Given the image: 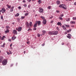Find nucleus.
<instances>
[{"label": "nucleus", "mask_w": 76, "mask_h": 76, "mask_svg": "<svg viewBox=\"0 0 76 76\" xmlns=\"http://www.w3.org/2000/svg\"><path fill=\"white\" fill-rule=\"evenodd\" d=\"M58 34V31H50L49 32V35H57Z\"/></svg>", "instance_id": "1"}, {"label": "nucleus", "mask_w": 76, "mask_h": 76, "mask_svg": "<svg viewBox=\"0 0 76 76\" xmlns=\"http://www.w3.org/2000/svg\"><path fill=\"white\" fill-rule=\"evenodd\" d=\"M59 7H61L62 9H67V7H66V6L65 5H63V4H60L59 6Z\"/></svg>", "instance_id": "2"}, {"label": "nucleus", "mask_w": 76, "mask_h": 76, "mask_svg": "<svg viewBox=\"0 0 76 76\" xmlns=\"http://www.w3.org/2000/svg\"><path fill=\"white\" fill-rule=\"evenodd\" d=\"M2 64L4 66L7 64V60H3V61H2Z\"/></svg>", "instance_id": "3"}, {"label": "nucleus", "mask_w": 76, "mask_h": 76, "mask_svg": "<svg viewBox=\"0 0 76 76\" xmlns=\"http://www.w3.org/2000/svg\"><path fill=\"white\" fill-rule=\"evenodd\" d=\"M16 30H18V32H20L22 30V27H19L18 28H16Z\"/></svg>", "instance_id": "4"}, {"label": "nucleus", "mask_w": 76, "mask_h": 76, "mask_svg": "<svg viewBox=\"0 0 76 76\" xmlns=\"http://www.w3.org/2000/svg\"><path fill=\"white\" fill-rule=\"evenodd\" d=\"M13 32L14 34H16V35L18 34V32H17V31L15 30H13Z\"/></svg>", "instance_id": "5"}, {"label": "nucleus", "mask_w": 76, "mask_h": 76, "mask_svg": "<svg viewBox=\"0 0 76 76\" xmlns=\"http://www.w3.org/2000/svg\"><path fill=\"white\" fill-rule=\"evenodd\" d=\"M68 36H66L67 38L69 39H70L71 38V37H72V35H71L70 34H68Z\"/></svg>", "instance_id": "6"}, {"label": "nucleus", "mask_w": 76, "mask_h": 76, "mask_svg": "<svg viewBox=\"0 0 76 76\" xmlns=\"http://www.w3.org/2000/svg\"><path fill=\"white\" fill-rule=\"evenodd\" d=\"M43 22H42L43 24V25H45L46 24V23H47V20H45V19H44L43 20Z\"/></svg>", "instance_id": "7"}, {"label": "nucleus", "mask_w": 76, "mask_h": 76, "mask_svg": "<svg viewBox=\"0 0 76 76\" xmlns=\"http://www.w3.org/2000/svg\"><path fill=\"white\" fill-rule=\"evenodd\" d=\"M1 12L2 13H4L5 12H6V10L5 9V8H3L2 9V10H1Z\"/></svg>", "instance_id": "8"}, {"label": "nucleus", "mask_w": 76, "mask_h": 76, "mask_svg": "<svg viewBox=\"0 0 76 76\" xmlns=\"http://www.w3.org/2000/svg\"><path fill=\"white\" fill-rule=\"evenodd\" d=\"M3 60V57L0 56V62L1 63L2 61Z\"/></svg>", "instance_id": "9"}, {"label": "nucleus", "mask_w": 76, "mask_h": 76, "mask_svg": "<svg viewBox=\"0 0 76 76\" xmlns=\"http://www.w3.org/2000/svg\"><path fill=\"white\" fill-rule=\"evenodd\" d=\"M43 9L42 8H40L39 11L40 13H42L43 12Z\"/></svg>", "instance_id": "10"}, {"label": "nucleus", "mask_w": 76, "mask_h": 76, "mask_svg": "<svg viewBox=\"0 0 76 76\" xmlns=\"http://www.w3.org/2000/svg\"><path fill=\"white\" fill-rule=\"evenodd\" d=\"M36 23H37H37H38V26H39V25H41V21H37V22H36Z\"/></svg>", "instance_id": "11"}, {"label": "nucleus", "mask_w": 76, "mask_h": 76, "mask_svg": "<svg viewBox=\"0 0 76 76\" xmlns=\"http://www.w3.org/2000/svg\"><path fill=\"white\" fill-rule=\"evenodd\" d=\"M9 29L7 28V30L5 31H4V33L5 34H7V33H9Z\"/></svg>", "instance_id": "12"}, {"label": "nucleus", "mask_w": 76, "mask_h": 76, "mask_svg": "<svg viewBox=\"0 0 76 76\" xmlns=\"http://www.w3.org/2000/svg\"><path fill=\"white\" fill-rule=\"evenodd\" d=\"M13 9H14V7L13 6L12 7V8H11L10 11L11 12H12L13 11Z\"/></svg>", "instance_id": "13"}, {"label": "nucleus", "mask_w": 76, "mask_h": 76, "mask_svg": "<svg viewBox=\"0 0 76 76\" xmlns=\"http://www.w3.org/2000/svg\"><path fill=\"white\" fill-rule=\"evenodd\" d=\"M16 38V37H15V35L13 36V37H12V40H15Z\"/></svg>", "instance_id": "14"}, {"label": "nucleus", "mask_w": 76, "mask_h": 76, "mask_svg": "<svg viewBox=\"0 0 76 76\" xmlns=\"http://www.w3.org/2000/svg\"><path fill=\"white\" fill-rule=\"evenodd\" d=\"M26 26H27V28H29V23H28V22H26Z\"/></svg>", "instance_id": "15"}, {"label": "nucleus", "mask_w": 76, "mask_h": 76, "mask_svg": "<svg viewBox=\"0 0 76 76\" xmlns=\"http://www.w3.org/2000/svg\"><path fill=\"white\" fill-rule=\"evenodd\" d=\"M45 34H46V31H42V35H44Z\"/></svg>", "instance_id": "16"}, {"label": "nucleus", "mask_w": 76, "mask_h": 76, "mask_svg": "<svg viewBox=\"0 0 76 76\" xmlns=\"http://www.w3.org/2000/svg\"><path fill=\"white\" fill-rule=\"evenodd\" d=\"M70 23L71 24H75V21H71Z\"/></svg>", "instance_id": "17"}, {"label": "nucleus", "mask_w": 76, "mask_h": 76, "mask_svg": "<svg viewBox=\"0 0 76 76\" xmlns=\"http://www.w3.org/2000/svg\"><path fill=\"white\" fill-rule=\"evenodd\" d=\"M56 3L57 4H60V1H56Z\"/></svg>", "instance_id": "18"}, {"label": "nucleus", "mask_w": 76, "mask_h": 76, "mask_svg": "<svg viewBox=\"0 0 76 76\" xmlns=\"http://www.w3.org/2000/svg\"><path fill=\"white\" fill-rule=\"evenodd\" d=\"M37 26V24L35 23V24L34 25V27L36 28Z\"/></svg>", "instance_id": "19"}, {"label": "nucleus", "mask_w": 76, "mask_h": 76, "mask_svg": "<svg viewBox=\"0 0 76 76\" xmlns=\"http://www.w3.org/2000/svg\"><path fill=\"white\" fill-rule=\"evenodd\" d=\"M38 2L39 3V4H41V3H42V2H41V1L40 0H38Z\"/></svg>", "instance_id": "20"}, {"label": "nucleus", "mask_w": 76, "mask_h": 76, "mask_svg": "<svg viewBox=\"0 0 76 76\" xmlns=\"http://www.w3.org/2000/svg\"><path fill=\"white\" fill-rule=\"evenodd\" d=\"M32 22H30L29 23V26H32Z\"/></svg>", "instance_id": "21"}, {"label": "nucleus", "mask_w": 76, "mask_h": 76, "mask_svg": "<svg viewBox=\"0 0 76 76\" xmlns=\"http://www.w3.org/2000/svg\"><path fill=\"white\" fill-rule=\"evenodd\" d=\"M57 25H61V22H58L57 23Z\"/></svg>", "instance_id": "22"}, {"label": "nucleus", "mask_w": 76, "mask_h": 76, "mask_svg": "<svg viewBox=\"0 0 76 76\" xmlns=\"http://www.w3.org/2000/svg\"><path fill=\"white\" fill-rule=\"evenodd\" d=\"M28 14H29V13H25V16H27V15H28Z\"/></svg>", "instance_id": "23"}, {"label": "nucleus", "mask_w": 76, "mask_h": 76, "mask_svg": "<svg viewBox=\"0 0 76 76\" xmlns=\"http://www.w3.org/2000/svg\"><path fill=\"white\" fill-rule=\"evenodd\" d=\"M6 45V43H4L3 45H2V47H4V46Z\"/></svg>", "instance_id": "24"}, {"label": "nucleus", "mask_w": 76, "mask_h": 76, "mask_svg": "<svg viewBox=\"0 0 76 76\" xmlns=\"http://www.w3.org/2000/svg\"><path fill=\"white\" fill-rule=\"evenodd\" d=\"M19 16V13H17L16 15H15V16Z\"/></svg>", "instance_id": "25"}, {"label": "nucleus", "mask_w": 76, "mask_h": 76, "mask_svg": "<svg viewBox=\"0 0 76 76\" xmlns=\"http://www.w3.org/2000/svg\"><path fill=\"white\" fill-rule=\"evenodd\" d=\"M51 6H49L48 7V9H51Z\"/></svg>", "instance_id": "26"}, {"label": "nucleus", "mask_w": 76, "mask_h": 76, "mask_svg": "<svg viewBox=\"0 0 76 76\" xmlns=\"http://www.w3.org/2000/svg\"><path fill=\"white\" fill-rule=\"evenodd\" d=\"M59 19H60V20H63V18L61 17H60L59 18Z\"/></svg>", "instance_id": "27"}, {"label": "nucleus", "mask_w": 76, "mask_h": 76, "mask_svg": "<svg viewBox=\"0 0 76 76\" xmlns=\"http://www.w3.org/2000/svg\"><path fill=\"white\" fill-rule=\"evenodd\" d=\"M41 18L42 19H45V18L44 17L42 16L41 17Z\"/></svg>", "instance_id": "28"}, {"label": "nucleus", "mask_w": 76, "mask_h": 76, "mask_svg": "<svg viewBox=\"0 0 76 76\" xmlns=\"http://www.w3.org/2000/svg\"><path fill=\"white\" fill-rule=\"evenodd\" d=\"M1 40H4V39L3 38V37H1L0 38Z\"/></svg>", "instance_id": "29"}, {"label": "nucleus", "mask_w": 76, "mask_h": 76, "mask_svg": "<svg viewBox=\"0 0 76 76\" xmlns=\"http://www.w3.org/2000/svg\"><path fill=\"white\" fill-rule=\"evenodd\" d=\"M34 28L33 29V30L34 31H36L37 30V28H36V27H34Z\"/></svg>", "instance_id": "30"}, {"label": "nucleus", "mask_w": 76, "mask_h": 76, "mask_svg": "<svg viewBox=\"0 0 76 76\" xmlns=\"http://www.w3.org/2000/svg\"><path fill=\"white\" fill-rule=\"evenodd\" d=\"M56 29L57 30H58V31H60V29H59V28L58 27H56Z\"/></svg>", "instance_id": "31"}, {"label": "nucleus", "mask_w": 76, "mask_h": 76, "mask_svg": "<svg viewBox=\"0 0 76 76\" xmlns=\"http://www.w3.org/2000/svg\"><path fill=\"white\" fill-rule=\"evenodd\" d=\"M17 20L18 22H19V21H20V18H17Z\"/></svg>", "instance_id": "32"}, {"label": "nucleus", "mask_w": 76, "mask_h": 76, "mask_svg": "<svg viewBox=\"0 0 76 76\" xmlns=\"http://www.w3.org/2000/svg\"><path fill=\"white\" fill-rule=\"evenodd\" d=\"M70 18H68V19L67 20H66V21H70Z\"/></svg>", "instance_id": "33"}, {"label": "nucleus", "mask_w": 76, "mask_h": 76, "mask_svg": "<svg viewBox=\"0 0 76 76\" xmlns=\"http://www.w3.org/2000/svg\"><path fill=\"white\" fill-rule=\"evenodd\" d=\"M25 18V16L23 17V16H21V18L22 19H24V18Z\"/></svg>", "instance_id": "34"}, {"label": "nucleus", "mask_w": 76, "mask_h": 76, "mask_svg": "<svg viewBox=\"0 0 76 76\" xmlns=\"http://www.w3.org/2000/svg\"><path fill=\"white\" fill-rule=\"evenodd\" d=\"M6 28H7V29H9V26H7L6 27Z\"/></svg>", "instance_id": "35"}, {"label": "nucleus", "mask_w": 76, "mask_h": 76, "mask_svg": "<svg viewBox=\"0 0 76 76\" xmlns=\"http://www.w3.org/2000/svg\"><path fill=\"white\" fill-rule=\"evenodd\" d=\"M37 37H40V34H37Z\"/></svg>", "instance_id": "36"}, {"label": "nucleus", "mask_w": 76, "mask_h": 76, "mask_svg": "<svg viewBox=\"0 0 76 76\" xmlns=\"http://www.w3.org/2000/svg\"><path fill=\"white\" fill-rule=\"evenodd\" d=\"M54 22V21L52 20L50 22V23H53Z\"/></svg>", "instance_id": "37"}, {"label": "nucleus", "mask_w": 76, "mask_h": 76, "mask_svg": "<svg viewBox=\"0 0 76 76\" xmlns=\"http://www.w3.org/2000/svg\"><path fill=\"white\" fill-rule=\"evenodd\" d=\"M32 31V29L29 28L28 30V31Z\"/></svg>", "instance_id": "38"}, {"label": "nucleus", "mask_w": 76, "mask_h": 76, "mask_svg": "<svg viewBox=\"0 0 76 76\" xmlns=\"http://www.w3.org/2000/svg\"><path fill=\"white\" fill-rule=\"evenodd\" d=\"M64 16V15L63 14H61L60 15L61 17H63Z\"/></svg>", "instance_id": "39"}, {"label": "nucleus", "mask_w": 76, "mask_h": 76, "mask_svg": "<svg viewBox=\"0 0 76 76\" xmlns=\"http://www.w3.org/2000/svg\"><path fill=\"white\" fill-rule=\"evenodd\" d=\"M1 19H3V16H1Z\"/></svg>", "instance_id": "40"}, {"label": "nucleus", "mask_w": 76, "mask_h": 76, "mask_svg": "<svg viewBox=\"0 0 76 76\" xmlns=\"http://www.w3.org/2000/svg\"><path fill=\"white\" fill-rule=\"evenodd\" d=\"M10 7H11V6H9L8 7V9H10Z\"/></svg>", "instance_id": "41"}, {"label": "nucleus", "mask_w": 76, "mask_h": 76, "mask_svg": "<svg viewBox=\"0 0 76 76\" xmlns=\"http://www.w3.org/2000/svg\"><path fill=\"white\" fill-rule=\"evenodd\" d=\"M27 6V5H26V4H24V7H26Z\"/></svg>", "instance_id": "42"}, {"label": "nucleus", "mask_w": 76, "mask_h": 76, "mask_svg": "<svg viewBox=\"0 0 76 76\" xmlns=\"http://www.w3.org/2000/svg\"><path fill=\"white\" fill-rule=\"evenodd\" d=\"M28 8H29L30 7H31V5H29L28 6Z\"/></svg>", "instance_id": "43"}, {"label": "nucleus", "mask_w": 76, "mask_h": 76, "mask_svg": "<svg viewBox=\"0 0 76 76\" xmlns=\"http://www.w3.org/2000/svg\"><path fill=\"white\" fill-rule=\"evenodd\" d=\"M66 27H67L66 28H68V27H69V25H66Z\"/></svg>", "instance_id": "44"}, {"label": "nucleus", "mask_w": 76, "mask_h": 76, "mask_svg": "<svg viewBox=\"0 0 76 76\" xmlns=\"http://www.w3.org/2000/svg\"><path fill=\"white\" fill-rule=\"evenodd\" d=\"M3 38L4 39V38H6V37L4 36H3Z\"/></svg>", "instance_id": "45"}, {"label": "nucleus", "mask_w": 76, "mask_h": 76, "mask_svg": "<svg viewBox=\"0 0 76 76\" xmlns=\"http://www.w3.org/2000/svg\"><path fill=\"white\" fill-rule=\"evenodd\" d=\"M53 18V16H52L51 17H50L49 18V19H52Z\"/></svg>", "instance_id": "46"}, {"label": "nucleus", "mask_w": 76, "mask_h": 76, "mask_svg": "<svg viewBox=\"0 0 76 76\" xmlns=\"http://www.w3.org/2000/svg\"><path fill=\"white\" fill-rule=\"evenodd\" d=\"M63 29L64 30H66V27H64Z\"/></svg>", "instance_id": "47"}, {"label": "nucleus", "mask_w": 76, "mask_h": 76, "mask_svg": "<svg viewBox=\"0 0 76 76\" xmlns=\"http://www.w3.org/2000/svg\"><path fill=\"white\" fill-rule=\"evenodd\" d=\"M8 40L9 41H12V40H11V39H9Z\"/></svg>", "instance_id": "48"}, {"label": "nucleus", "mask_w": 76, "mask_h": 76, "mask_svg": "<svg viewBox=\"0 0 76 76\" xmlns=\"http://www.w3.org/2000/svg\"><path fill=\"white\" fill-rule=\"evenodd\" d=\"M29 42H30L29 41H28L27 42V44H29Z\"/></svg>", "instance_id": "49"}, {"label": "nucleus", "mask_w": 76, "mask_h": 76, "mask_svg": "<svg viewBox=\"0 0 76 76\" xmlns=\"http://www.w3.org/2000/svg\"><path fill=\"white\" fill-rule=\"evenodd\" d=\"M7 54H8V55H9L10 54V53H9V52H7Z\"/></svg>", "instance_id": "50"}, {"label": "nucleus", "mask_w": 76, "mask_h": 76, "mask_svg": "<svg viewBox=\"0 0 76 76\" xmlns=\"http://www.w3.org/2000/svg\"><path fill=\"white\" fill-rule=\"evenodd\" d=\"M45 45V44L44 43L42 45V46H44Z\"/></svg>", "instance_id": "51"}, {"label": "nucleus", "mask_w": 76, "mask_h": 76, "mask_svg": "<svg viewBox=\"0 0 76 76\" xmlns=\"http://www.w3.org/2000/svg\"><path fill=\"white\" fill-rule=\"evenodd\" d=\"M18 9H21V7L20 6L18 7Z\"/></svg>", "instance_id": "52"}, {"label": "nucleus", "mask_w": 76, "mask_h": 76, "mask_svg": "<svg viewBox=\"0 0 76 76\" xmlns=\"http://www.w3.org/2000/svg\"><path fill=\"white\" fill-rule=\"evenodd\" d=\"M27 1H28V2H30L31 1V0H27Z\"/></svg>", "instance_id": "53"}, {"label": "nucleus", "mask_w": 76, "mask_h": 76, "mask_svg": "<svg viewBox=\"0 0 76 76\" xmlns=\"http://www.w3.org/2000/svg\"><path fill=\"white\" fill-rule=\"evenodd\" d=\"M13 64H12L11 65V66H10V67H12V66H13Z\"/></svg>", "instance_id": "54"}, {"label": "nucleus", "mask_w": 76, "mask_h": 76, "mask_svg": "<svg viewBox=\"0 0 76 76\" xmlns=\"http://www.w3.org/2000/svg\"><path fill=\"white\" fill-rule=\"evenodd\" d=\"M71 31H72V29H69V32H71Z\"/></svg>", "instance_id": "55"}, {"label": "nucleus", "mask_w": 76, "mask_h": 76, "mask_svg": "<svg viewBox=\"0 0 76 76\" xmlns=\"http://www.w3.org/2000/svg\"><path fill=\"white\" fill-rule=\"evenodd\" d=\"M75 17H73L72 19H75Z\"/></svg>", "instance_id": "56"}, {"label": "nucleus", "mask_w": 76, "mask_h": 76, "mask_svg": "<svg viewBox=\"0 0 76 76\" xmlns=\"http://www.w3.org/2000/svg\"><path fill=\"white\" fill-rule=\"evenodd\" d=\"M57 13H59V11H56Z\"/></svg>", "instance_id": "57"}, {"label": "nucleus", "mask_w": 76, "mask_h": 76, "mask_svg": "<svg viewBox=\"0 0 76 76\" xmlns=\"http://www.w3.org/2000/svg\"><path fill=\"white\" fill-rule=\"evenodd\" d=\"M25 0H23V3H25Z\"/></svg>", "instance_id": "58"}, {"label": "nucleus", "mask_w": 76, "mask_h": 76, "mask_svg": "<svg viewBox=\"0 0 76 76\" xmlns=\"http://www.w3.org/2000/svg\"><path fill=\"white\" fill-rule=\"evenodd\" d=\"M10 47H12V44H11L10 45Z\"/></svg>", "instance_id": "59"}, {"label": "nucleus", "mask_w": 76, "mask_h": 76, "mask_svg": "<svg viewBox=\"0 0 76 76\" xmlns=\"http://www.w3.org/2000/svg\"><path fill=\"white\" fill-rule=\"evenodd\" d=\"M10 54H12V53L11 51L10 52Z\"/></svg>", "instance_id": "60"}, {"label": "nucleus", "mask_w": 76, "mask_h": 76, "mask_svg": "<svg viewBox=\"0 0 76 76\" xmlns=\"http://www.w3.org/2000/svg\"><path fill=\"white\" fill-rule=\"evenodd\" d=\"M24 54H25L26 53V51H24Z\"/></svg>", "instance_id": "61"}, {"label": "nucleus", "mask_w": 76, "mask_h": 76, "mask_svg": "<svg viewBox=\"0 0 76 76\" xmlns=\"http://www.w3.org/2000/svg\"><path fill=\"white\" fill-rule=\"evenodd\" d=\"M74 5H76V2H75L74 3Z\"/></svg>", "instance_id": "62"}, {"label": "nucleus", "mask_w": 76, "mask_h": 76, "mask_svg": "<svg viewBox=\"0 0 76 76\" xmlns=\"http://www.w3.org/2000/svg\"><path fill=\"white\" fill-rule=\"evenodd\" d=\"M67 32H68V33H69V30H67Z\"/></svg>", "instance_id": "63"}, {"label": "nucleus", "mask_w": 76, "mask_h": 76, "mask_svg": "<svg viewBox=\"0 0 76 76\" xmlns=\"http://www.w3.org/2000/svg\"><path fill=\"white\" fill-rule=\"evenodd\" d=\"M9 6V4H7V6L8 7Z\"/></svg>", "instance_id": "64"}]
</instances>
